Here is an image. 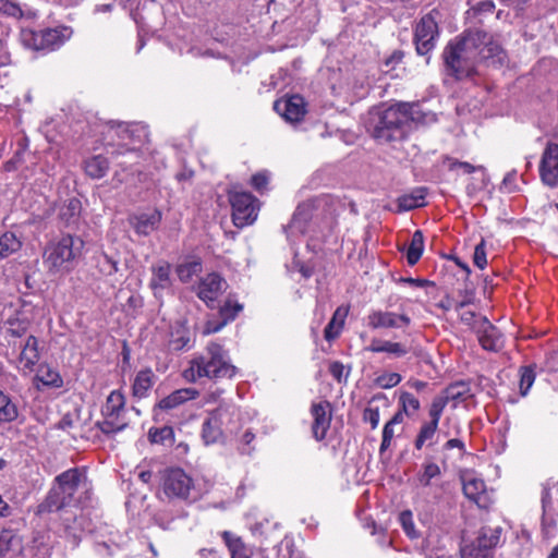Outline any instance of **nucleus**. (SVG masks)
<instances>
[{"instance_id": "obj_1", "label": "nucleus", "mask_w": 558, "mask_h": 558, "mask_svg": "<svg viewBox=\"0 0 558 558\" xmlns=\"http://www.w3.org/2000/svg\"><path fill=\"white\" fill-rule=\"evenodd\" d=\"M506 58L501 46L492 35L481 29L468 31L459 40L450 41L442 52L446 73L457 81L472 76L481 60L492 65H501Z\"/></svg>"}, {"instance_id": "obj_2", "label": "nucleus", "mask_w": 558, "mask_h": 558, "mask_svg": "<svg viewBox=\"0 0 558 558\" xmlns=\"http://www.w3.org/2000/svg\"><path fill=\"white\" fill-rule=\"evenodd\" d=\"M90 483L85 472L73 468L62 472L54 478L47 498L38 507V512L63 510L64 533L73 547L81 541L82 525L77 522L76 513L65 510L66 507H77L89 499Z\"/></svg>"}, {"instance_id": "obj_3", "label": "nucleus", "mask_w": 558, "mask_h": 558, "mask_svg": "<svg viewBox=\"0 0 558 558\" xmlns=\"http://www.w3.org/2000/svg\"><path fill=\"white\" fill-rule=\"evenodd\" d=\"M412 110L413 106L410 104L373 108L366 121L367 131L381 144L400 141L405 136Z\"/></svg>"}, {"instance_id": "obj_4", "label": "nucleus", "mask_w": 558, "mask_h": 558, "mask_svg": "<svg viewBox=\"0 0 558 558\" xmlns=\"http://www.w3.org/2000/svg\"><path fill=\"white\" fill-rule=\"evenodd\" d=\"M236 367L230 363L228 352L222 345L211 342L204 354L190 361L187 368L183 371V378L190 383L207 377L210 379L232 378Z\"/></svg>"}, {"instance_id": "obj_5", "label": "nucleus", "mask_w": 558, "mask_h": 558, "mask_svg": "<svg viewBox=\"0 0 558 558\" xmlns=\"http://www.w3.org/2000/svg\"><path fill=\"white\" fill-rule=\"evenodd\" d=\"M83 246L84 242L80 236L62 235L46 245L43 264L50 275H66L75 268Z\"/></svg>"}, {"instance_id": "obj_6", "label": "nucleus", "mask_w": 558, "mask_h": 558, "mask_svg": "<svg viewBox=\"0 0 558 558\" xmlns=\"http://www.w3.org/2000/svg\"><path fill=\"white\" fill-rule=\"evenodd\" d=\"M236 410L233 405L223 404L213 411L203 423L202 438L205 445L218 442L223 430L233 432L236 428L233 417Z\"/></svg>"}, {"instance_id": "obj_7", "label": "nucleus", "mask_w": 558, "mask_h": 558, "mask_svg": "<svg viewBox=\"0 0 558 558\" xmlns=\"http://www.w3.org/2000/svg\"><path fill=\"white\" fill-rule=\"evenodd\" d=\"M161 492L169 500L190 501L193 499L194 482L180 468L167 469L161 477Z\"/></svg>"}, {"instance_id": "obj_8", "label": "nucleus", "mask_w": 558, "mask_h": 558, "mask_svg": "<svg viewBox=\"0 0 558 558\" xmlns=\"http://www.w3.org/2000/svg\"><path fill=\"white\" fill-rule=\"evenodd\" d=\"M125 399L124 396L118 391H112L106 403L102 405L101 414L102 421L96 423L97 427L105 434H111L122 430L126 423L121 414L124 411Z\"/></svg>"}, {"instance_id": "obj_9", "label": "nucleus", "mask_w": 558, "mask_h": 558, "mask_svg": "<svg viewBox=\"0 0 558 558\" xmlns=\"http://www.w3.org/2000/svg\"><path fill=\"white\" fill-rule=\"evenodd\" d=\"M229 201L232 207V221L235 227L244 228L256 220L259 210V202L251 193H230Z\"/></svg>"}, {"instance_id": "obj_10", "label": "nucleus", "mask_w": 558, "mask_h": 558, "mask_svg": "<svg viewBox=\"0 0 558 558\" xmlns=\"http://www.w3.org/2000/svg\"><path fill=\"white\" fill-rule=\"evenodd\" d=\"M500 527H483L478 536L470 544L461 547V558H494V547L500 539Z\"/></svg>"}, {"instance_id": "obj_11", "label": "nucleus", "mask_w": 558, "mask_h": 558, "mask_svg": "<svg viewBox=\"0 0 558 558\" xmlns=\"http://www.w3.org/2000/svg\"><path fill=\"white\" fill-rule=\"evenodd\" d=\"M23 41L34 50H54L69 38L66 28H47L39 32L26 31L22 34Z\"/></svg>"}, {"instance_id": "obj_12", "label": "nucleus", "mask_w": 558, "mask_h": 558, "mask_svg": "<svg viewBox=\"0 0 558 558\" xmlns=\"http://www.w3.org/2000/svg\"><path fill=\"white\" fill-rule=\"evenodd\" d=\"M411 323L412 319L408 314L386 310H372L366 317V324L373 330L405 329Z\"/></svg>"}, {"instance_id": "obj_13", "label": "nucleus", "mask_w": 558, "mask_h": 558, "mask_svg": "<svg viewBox=\"0 0 558 558\" xmlns=\"http://www.w3.org/2000/svg\"><path fill=\"white\" fill-rule=\"evenodd\" d=\"M438 34V26L430 14L424 15L415 27L414 41L416 51L421 56L427 54L434 47Z\"/></svg>"}, {"instance_id": "obj_14", "label": "nucleus", "mask_w": 558, "mask_h": 558, "mask_svg": "<svg viewBox=\"0 0 558 558\" xmlns=\"http://www.w3.org/2000/svg\"><path fill=\"white\" fill-rule=\"evenodd\" d=\"M542 182L550 187L558 185V144L548 143L539 163Z\"/></svg>"}, {"instance_id": "obj_15", "label": "nucleus", "mask_w": 558, "mask_h": 558, "mask_svg": "<svg viewBox=\"0 0 558 558\" xmlns=\"http://www.w3.org/2000/svg\"><path fill=\"white\" fill-rule=\"evenodd\" d=\"M227 281L218 274L211 272L201 279L197 286V296L207 306L214 307V303L227 290Z\"/></svg>"}, {"instance_id": "obj_16", "label": "nucleus", "mask_w": 558, "mask_h": 558, "mask_svg": "<svg viewBox=\"0 0 558 558\" xmlns=\"http://www.w3.org/2000/svg\"><path fill=\"white\" fill-rule=\"evenodd\" d=\"M311 415L313 418L312 434L313 437L320 441L326 438L329 430L332 412L331 404L328 401L314 402L311 405Z\"/></svg>"}, {"instance_id": "obj_17", "label": "nucleus", "mask_w": 558, "mask_h": 558, "mask_svg": "<svg viewBox=\"0 0 558 558\" xmlns=\"http://www.w3.org/2000/svg\"><path fill=\"white\" fill-rule=\"evenodd\" d=\"M274 109L291 123L301 121L306 112L304 99L299 95L275 101Z\"/></svg>"}, {"instance_id": "obj_18", "label": "nucleus", "mask_w": 558, "mask_h": 558, "mask_svg": "<svg viewBox=\"0 0 558 558\" xmlns=\"http://www.w3.org/2000/svg\"><path fill=\"white\" fill-rule=\"evenodd\" d=\"M38 344V339L31 335L22 347L19 355V369L25 375L32 373L40 360Z\"/></svg>"}, {"instance_id": "obj_19", "label": "nucleus", "mask_w": 558, "mask_h": 558, "mask_svg": "<svg viewBox=\"0 0 558 558\" xmlns=\"http://www.w3.org/2000/svg\"><path fill=\"white\" fill-rule=\"evenodd\" d=\"M463 494L471 501L480 507L485 506L486 485L485 482L473 473H465L461 476Z\"/></svg>"}, {"instance_id": "obj_20", "label": "nucleus", "mask_w": 558, "mask_h": 558, "mask_svg": "<svg viewBox=\"0 0 558 558\" xmlns=\"http://www.w3.org/2000/svg\"><path fill=\"white\" fill-rule=\"evenodd\" d=\"M477 338L483 349L498 351L504 344L502 335L486 318H483L477 327Z\"/></svg>"}, {"instance_id": "obj_21", "label": "nucleus", "mask_w": 558, "mask_h": 558, "mask_svg": "<svg viewBox=\"0 0 558 558\" xmlns=\"http://www.w3.org/2000/svg\"><path fill=\"white\" fill-rule=\"evenodd\" d=\"M193 347L192 333L183 320H177L171 327L168 349L173 352L189 350Z\"/></svg>"}, {"instance_id": "obj_22", "label": "nucleus", "mask_w": 558, "mask_h": 558, "mask_svg": "<svg viewBox=\"0 0 558 558\" xmlns=\"http://www.w3.org/2000/svg\"><path fill=\"white\" fill-rule=\"evenodd\" d=\"M366 351L373 353H387L389 356L400 359L410 352V348L403 342L373 338Z\"/></svg>"}, {"instance_id": "obj_23", "label": "nucleus", "mask_w": 558, "mask_h": 558, "mask_svg": "<svg viewBox=\"0 0 558 558\" xmlns=\"http://www.w3.org/2000/svg\"><path fill=\"white\" fill-rule=\"evenodd\" d=\"M161 222V213L157 209L151 213H143L131 218V225L140 235H148L155 231Z\"/></svg>"}, {"instance_id": "obj_24", "label": "nucleus", "mask_w": 558, "mask_h": 558, "mask_svg": "<svg viewBox=\"0 0 558 558\" xmlns=\"http://www.w3.org/2000/svg\"><path fill=\"white\" fill-rule=\"evenodd\" d=\"M170 272L171 266L167 262H160L151 267L149 287L153 289L155 295L171 287L172 281Z\"/></svg>"}, {"instance_id": "obj_25", "label": "nucleus", "mask_w": 558, "mask_h": 558, "mask_svg": "<svg viewBox=\"0 0 558 558\" xmlns=\"http://www.w3.org/2000/svg\"><path fill=\"white\" fill-rule=\"evenodd\" d=\"M197 396L198 391L193 388L178 389L170 393L169 396L162 398L158 403V408L160 410L169 411L189 400L195 399Z\"/></svg>"}, {"instance_id": "obj_26", "label": "nucleus", "mask_w": 558, "mask_h": 558, "mask_svg": "<svg viewBox=\"0 0 558 558\" xmlns=\"http://www.w3.org/2000/svg\"><path fill=\"white\" fill-rule=\"evenodd\" d=\"M424 549L428 558H433L435 554L436 558H448L449 553L446 548L445 536L437 530L429 531L425 541Z\"/></svg>"}, {"instance_id": "obj_27", "label": "nucleus", "mask_w": 558, "mask_h": 558, "mask_svg": "<svg viewBox=\"0 0 558 558\" xmlns=\"http://www.w3.org/2000/svg\"><path fill=\"white\" fill-rule=\"evenodd\" d=\"M221 537L230 551L231 558H252V549L242 541V538L232 532L225 531Z\"/></svg>"}, {"instance_id": "obj_28", "label": "nucleus", "mask_w": 558, "mask_h": 558, "mask_svg": "<svg viewBox=\"0 0 558 558\" xmlns=\"http://www.w3.org/2000/svg\"><path fill=\"white\" fill-rule=\"evenodd\" d=\"M111 128H117V134L122 140L142 142L147 136L146 128L140 123H124L110 121Z\"/></svg>"}, {"instance_id": "obj_29", "label": "nucleus", "mask_w": 558, "mask_h": 558, "mask_svg": "<svg viewBox=\"0 0 558 558\" xmlns=\"http://www.w3.org/2000/svg\"><path fill=\"white\" fill-rule=\"evenodd\" d=\"M155 375L151 369L146 368L140 371L133 381L132 391L133 396L142 399L147 397L149 390L154 386Z\"/></svg>"}, {"instance_id": "obj_30", "label": "nucleus", "mask_w": 558, "mask_h": 558, "mask_svg": "<svg viewBox=\"0 0 558 558\" xmlns=\"http://www.w3.org/2000/svg\"><path fill=\"white\" fill-rule=\"evenodd\" d=\"M348 314L349 306L342 305L335 311L332 318L330 319L324 331V336L327 341L335 340L336 338L339 337Z\"/></svg>"}, {"instance_id": "obj_31", "label": "nucleus", "mask_w": 558, "mask_h": 558, "mask_svg": "<svg viewBox=\"0 0 558 558\" xmlns=\"http://www.w3.org/2000/svg\"><path fill=\"white\" fill-rule=\"evenodd\" d=\"M311 218L308 206H299L287 227L288 234H305L307 231V223Z\"/></svg>"}, {"instance_id": "obj_32", "label": "nucleus", "mask_w": 558, "mask_h": 558, "mask_svg": "<svg viewBox=\"0 0 558 558\" xmlns=\"http://www.w3.org/2000/svg\"><path fill=\"white\" fill-rule=\"evenodd\" d=\"M426 189L418 187L409 194H404L398 198V207L401 211L412 210L425 205Z\"/></svg>"}, {"instance_id": "obj_33", "label": "nucleus", "mask_w": 558, "mask_h": 558, "mask_svg": "<svg viewBox=\"0 0 558 558\" xmlns=\"http://www.w3.org/2000/svg\"><path fill=\"white\" fill-rule=\"evenodd\" d=\"M35 380L44 386L57 388L61 387L63 384V380L58 371L48 364L39 365L35 376Z\"/></svg>"}, {"instance_id": "obj_34", "label": "nucleus", "mask_w": 558, "mask_h": 558, "mask_svg": "<svg viewBox=\"0 0 558 558\" xmlns=\"http://www.w3.org/2000/svg\"><path fill=\"white\" fill-rule=\"evenodd\" d=\"M109 169V161L106 157L98 155L85 162V172L93 179H100L106 175Z\"/></svg>"}, {"instance_id": "obj_35", "label": "nucleus", "mask_w": 558, "mask_h": 558, "mask_svg": "<svg viewBox=\"0 0 558 558\" xmlns=\"http://www.w3.org/2000/svg\"><path fill=\"white\" fill-rule=\"evenodd\" d=\"M473 395L470 385L464 381H458L448 386L445 390L444 398L447 401H466Z\"/></svg>"}, {"instance_id": "obj_36", "label": "nucleus", "mask_w": 558, "mask_h": 558, "mask_svg": "<svg viewBox=\"0 0 558 558\" xmlns=\"http://www.w3.org/2000/svg\"><path fill=\"white\" fill-rule=\"evenodd\" d=\"M424 251V236L421 230H416L411 239L410 245L407 251V260L408 264L413 266L415 265Z\"/></svg>"}, {"instance_id": "obj_37", "label": "nucleus", "mask_w": 558, "mask_h": 558, "mask_svg": "<svg viewBox=\"0 0 558 558\" xmlns=\"http://www.w3.org/2000/svg\"><path fill=\"white\" fill-rule=\"evenodd\" d=\"M95 267L101 276H112L118 271L119 262L101 252L95 255Z\"/></svg>"}, {"instance_id": "obj_38", "label": "nucleus", "mask_w": 558, "mask_h": 558, "mask_svg": "<svg viewBox=\"0 0 558 558\" xmlns=\"http://www.w3.org/2000/svg\"><path fill=\"white\" fill-rule=\"evenodd\" d=\"M19 416L17 405L0 390V422H13Z\"/></svg>"}, {"instance_id": "obj_39", "label": "nucleus", "mask_w": 558, "mask_h": 558, "mask_svg": "<svg viewBox=\"0 0 558 558\" xmlns=\"http://www.w3.org/2000/svg\"><path fill=\"white\" fill-rule=\"evenodd\" d=\"M438 425L434 423L424 422L418 430V434L414 440V447L421 450L425 445H433V439L436 436Z\"/></svg>"}, {"instance_id": "obj_40", "label": "nucleus", "mask_w": 558, "mask_h": 558, "mask_svg": "<svg viewBox=\"0 0 558 558\" xmlns=\"http://www.w3.org/2000/svg\"><path fill=\"white\" fill-rule=\"evenodd\" d=\"M22 246V242L13 232H4L0 236V258H7L17 252Z\"/></svg>"}, {"instance_id": "obj_41", "label": "nucleus", "mask_w": 558, "mask_h": 558, "mask_svg": "<svg viewBox=\"0 0 558 558\" xmlns=\"http://www.w3.org/2000/svg\"><path fill=\"white\" fill-rule=\"evenodd\" d=\"M440 468L433 461H426L422 466V472L417 475L418 484L427 487L432 484V480L440 475Z\"/></svg>"}, {"instance_id": "obj_42", "label": "nucleus", "mask_w": 558, "mask_h": 558, "mask_svg": "<svg viewBox=\"0 0 558 558\" xmlns=\"http://www.w3.org/2000/svg\"><path fill=\"white\" fill-rule=\"evenodd\" d=\"M243 310V306L238 302L227 300L226 303L219 308L218 317L225 325L232 322L238 314Z\"/></svg>"}, {"instance_id": "obj_43", "label": "nucleus", "mask_w": 558, "mask_h": 558, "mask_svg": "<svg viewBox=\"0 0 558 558\" xmlns=\"http://www.w3.org/2000/svg\"><path fill=\"white\" fill-rule=\"evenodd\" d=\"M148 438L153 444H161L165 445L167 441L172 442L174 438V433L172 427L162 426L160 428H150L148 432Z\"/></svg>"}, {"instance_id": "obj_44", "label": "nucleus", "mask_w": 558, "mask_h": 558, "mask_svg": "<svg viewBox=\"0 0 558 558\" xmlns=\"http://www.w3.org/2000/svg\"><path fill=\"white\" fill-rule=\"evenodd\" d=\"M398 520L408 537L411 539H416L420 537V532L416 530L413 520V513L410 510L400 512Z\"/></svg>"}, {"instance_id": "obj_45", "label": "nucleus", "mask_w": 558, "mask_h": 558, "mask_svg": "<svg viewBox=\"0 0 558 558\" xmlns=\"http://www.w3.org/2000/svg\"><path fill=\"white\" fill-rule=\"evenodd\" d=\"M448 404V401L444 396L435 397L432 401V404L428 410L429 421L428 423H434L435 425H439V420L444 412V409Z\"/></svg>"}, {"instance_id": "obj_46", "label": "nucleus", "mask_w": 558, "mask_h": 558, "mask_svg": "<svg viewBox=\"0 0 558 558\" xmlns=\"http://www.w3.org/2000/svg\"><path fill=\"white\" fill-rule=\"evenodd\" d=\"M81 202L77 198H71L68 203L62 207L60 215L61 218L64 219L68 223L75 220V218L81 213Z\"/></svg>"}, {"instance_id": "obj_47", "label": "nucleus", "mask_w": 558, "mask_h": 558, "mask_svg": "<svg viewBox=\"0 0 558 558\" xmlns=\"http://www.w3.org/2000/svg\"><path fill=\"white\" fill-rule=\"evenodd\" d=\"M399 401L405 415H413L420 409L418 399L410 392H402Z\"/></svg>"}, {"instance_id": "obj_48", "label": "nucleus", "mask_w": 558, "mask_h": 558, "mask_svg": "<svg viewBox=\"0 0 558 558\" xmlns=\"http://www.w3.org/2000/svg\"><path fill=\"white\" fill-rule=\"evenodd\" d=\"M535 380L534 371L531 367H522L520 369V392L526 396Z\"/></svg>"}, {"instance_id": "obj_49", "label": "nucleus", "mask_w": 558, "mask_h": 558, "mask_svg": "<svg viewBox=\"0 0 558 558\" xmlns=\"http://www.w3.org/2000/svg\"><path fill=\"white\" fill-rule=\"evenodd\" d=\"M201 265L198 263L182 264L177 267V274L182 282H189L192 277L199 271Z\"/></svg>"}, {"instance_id": "obj_50", "label": "nucleus", "mask_w": 558, "mask_h": 558, "mask_svg": "<svg viewBox=\"0 0 558 558\" xmlns=\"http://www.w3.org/2000/svg\"><path fill=\"white\" fill-rule=\"evenodd\" d=\"M0 13L15 19L23 16V10L14 0H0Z\"/></svg>"}, {"instance_id": "obj_51", "label": "nucleus", "mask_w": 558, "mask_h": 558, "mask_svg": "<svg viewBox=\"0 0 558 558\" xmlns=\"http://www.w3.org/2000/svg\"><path fill=\"white\" fill-rule=\"evenodd\" d=\"M542 506H543V521L551 522L553 508V493L550 489L544 488L542 494Z\"/></svg>"}, {"instance_id": "obj_52", "label": "nucleus", "mask_w": 558, "mask_h": 558, "mask_svg": "<svg viewBox=\"0 0 558 558\" xmlns=\"http://www.w3.org/2000/svg\"><path fill=\"white\" fill-rule=\"evenodd\" d=\"M459 296L461 300L454 303V310L457 312L461 311L463 307L472 304L475 299V291L472 287H465L463 290H459Z\"/></svg>"}, {"instance_id": "obj_53", "label": "nucleus", "mask_w": 558, "mask_h": 558, "mask_svg": "<svg viewBox=\"0 0 558 558\" xmlns=\"http://www.w3.org/2000/svg\"><path fill=\"white\" fill-rule=\"evenodd\" d=\"M376 381L380 388L389 389L401 381V375L398 373H385L380 375Z\"/></svg>"}, {"instance_id": "obj_54", "label": "nucleus", "mask_w": 558, "mask_h": 558, "mask_svg": "<svg viewBox=\"0 0 558 558\" xmlns=\"http://www.w3.org/2000/svg\"><path fill=\"white\" fill-rule=\"evenodd\" d=\"M473 263L480 269H484L485 266L487 265L486 243L484 240H481V242L475 246L473 254Z\"/></svg>"}, {"instance_id": "obj_55", "label": "nucleus", "mask_w": 558, "mask_h": 558, "mask_svg": "<svg viewBox=\"0 0 558 558\" xmlns=\"http://www.w3.org/2000/svg\"><path fill=\"white\" fill-rule=\"evenodd\" d=\"M363 420L371 424L372 429L377 428L380 420L379 409L377 407H368L364 410Z\"/></svg>"}, {"instance_id": "obj_56", "label": "nucleus", "mask_w": 558, "mask_h": 558, "mask_svg": "<svg viewBox=\"0 0 558 558\" xmlns=\"http://www.w3.org/2000/svg\"><path fill=\"white\" fill-rule=\"evenodd\" d=\"M393 437H395V426L387 422L383 429V439H381V444H380V448H379V451L381 453L390 447L391 440Z\"/></svg>"}, {"instance_id": "obj_57", "label": "nucleus", "mask_w": 558, "mask_h": 558, "mask_svg": "<svg viewBox=\"0 0 558 558\" xmlns=\"http://www.w3.org/2000/svg\"><path fill=\"white\" fill-rule=\"evenodd\" d=\"M269 181V175L267 172H258L254 174L251 179L252 186L259 193L266 190Z\"/></svg>"}, {"instance_id": "obj_58", "label": "nucleus", "mask_w": 558, "mask_h": 558, "mask_svg": "<svg viewBox=\"0 0 558 558\" xmlns=\"http://www.w3.org/2000/svg\"><path fill=\"white\" fill-rule=\"evenodd\" d=\"M13 539L14 533L12 530L4 529L0 531V556L11 548Z\"/></svg>"}, {"instance_id": "obj_59", "label": "nucleus", "mask_w": 558, "mask_h": 558, "mask_svg": "<svg viewBox=\"0 0 558 558\" xmlns=\"http://www.w3.org/2000/svg\"><path fill=\"white\" fill-rule=\"evenodd\" d=\"M225 326H226L225 323H222L219 317L217 319H208L204 326L203 333L210 335V333L218 332Z\"/></svg>"}, {"instance_id": "obj_60", "label": "nucleus", "mask_w": 558, "mask_h": 558, "mask_svg": "<svg viewBox=\"0 0 558 558\" xmlns=\"http://www.w3.org/2000/svg\"><path fill=\"white\" fill-rule=\"evenodd\" d=\"M343 372H344V366L342 363H340L338 361L332 362L329 365V373L339 383H341V380H342Z\"/></svg>"}, {"instance_id": "obj_61", "label": "nucleus", "mask_w": 558, "mask_h": 558, "mask_svg": "<svg viewBox=\"0 0 558 558\" xmlns=\"http://www.w3.org/2000/svg\"><path fill=\"white\" fill-rule=\"evenodd\" d=\"M402 281L416 288H424L433 284L430 281L421 278H403Z\"/></svg>"}, {"instance_id": "obj_62", "label": "nucleus", "mask_w": 558, "mask_h": 558, "mask_svg": "<svg viewBox=\"0 0 558 558\" xmlns=\"http://www.w3.org/2000/svg\"><path fill=\"white\" fill-rule=\"evenodd\" d=\"M453 448H458L461 452H464V444H463V441L458 439V438H452V439H449L444 445V449L445 450H450V449H453Z\"/></svg>"}, {"instance_id": "obj_63", "label": "nucleus", "mask_w": 558, "mask_h": 558, "mask_svg": "<svg viewBox=\"0 0 558 558\" xmlns=\"http://www.w3.org/2000/svg\"><path fill=\"white\" fill-rule=\"evenodd\" d=\"M402 58H403V52L400 50H397L385 61V64H386V66H390V65L392 66L393 64L401 62Z\"/></svg>"}, {"instance_id": "obj_64", "label": "nucleus", "mask_w": 558, "mask_h": 558, "mask_svg": "<svg viewBox=\"0 0 558 558\" xmlns=\"http://www.w3.org/2000/svg\"><path fill=\"white\" fill-rule=\"evenodd\" d=\"M201 558H221L218 553L214 549L203 548L199 550Z\"/></svg>"}]
</instances>
